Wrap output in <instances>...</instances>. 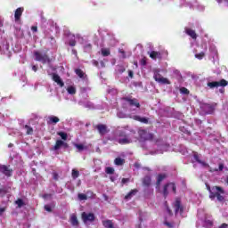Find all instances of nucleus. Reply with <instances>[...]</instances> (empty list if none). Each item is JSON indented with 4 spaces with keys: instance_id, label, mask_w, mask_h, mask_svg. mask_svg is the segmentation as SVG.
Instances as JSON below:
<instances>
[{
    "instance_id": "38",
    "label": "nucleus",
    "mask_w": 228,
    "mask_h": 228,
    "mask_svg": "<svg viewBox=\"0 0 228 228\" xmlns=\"http://www.w3.org/2000/svg\"><path fill=\"white\" fill-rule=\"evenodd\" d=\"M16 205L18 206V208H22L23 206H25V203L23 202L22 199H19L16 200Z\"/></svg>"
},
{
    "instance_id": "62",
    "label": "nucleus",
    "mask_w": 228,
    "mask_h": 228,
    "mask_svg": "<svg viewBox=\"0 0 228 228\" xmlns=\"http://www.w3.org/2000/svg\"><path fill=\"white\" fill-rule=\"evenodd\" d=\"M224 4H226V6L228 7V0H224Z\"/></svg>"
},
{
    "instance_id": "40",
    "label": "nucleus",
    "mask_w": 228,
    "mask_h": 228,
    "mask_svg": "<svg viewBox=\"0 0 228 228\" xmlns=\"http://www.w3.org/2000/svg\"><path fill=\"white\" fill-rule=\"evenodd\" d=\"M77 198H78V200H87L86 194H78V195H77Z\"/></svg>"
},
{
    "instance_id": "28",
    "label": "nucleus",
    "mask_w": 228,
    "mask_h": 228,
    "mask_svg": "<svg viewBox=\"0 0 228 228\" xmlns=\"http://www.w3.org/2000/svg\"><path fill=\"white\" fill-rule=\"evenodd\" d=\"M75 74L78 77V78H84L86 76V73L81 69H75Z\"/></svg>"
},
{
    "instance_id": "26",
    "label": "nucleus",
    "mask_w": 228,
    "mask_h": 228,
    "mask_svg": "<svg viewBox=\"0 0 228 228\" xmlns=\"http://www.w3.org/2000/svg\"><path fill=\"white\" fill-rule=\"evenodd\" d=\"M137 192H139L137 189L131 190L130 192H128L126 196H125V200H130L131 198H133V196L136 195Z\"/></svg>"
},
{
    "instance_id": "1",
    "label": "nucleus",
    "mask_w": 228,
    "mask_h": 228,
    "mask_svg": "<svg viewBox=\"0 0 228 228\" xmlns=\"http://www.w3.org/2000/svg\"><path fill=\"white\" fill-rule=\"evenodd\" d=\"M205 186L207 187V191H208V199L211 200H214L215 199H217L218 202H223L225 200V197H224L221 194H225V191L223 189L222 186H212L208 183H205Z\"/></svg>"
},
{
    "instance_id": "16",
    "label": "nucleus",
    "mask_w": 228,
    "mask_h": 228,
    "mask_svg": "<svg viewBox=\"0 0 228 228\" xmlns=\"http://www.w3.org/2000/svg\"><path fill=\"white\" fill-rule=\"evenodd\" d=\"M150 58L154 61H157V60L160 61L162 59L161 53L156 52V51H151L150 53Z\"/></svg>"
},
{
    "instance_id": "15",
    "label": "nucleus",
    "mask_w": 228,
    "mask_h": 228,
    "mask_svg": "<svg viewBox=\"0 0 228 228\" xmlns=\"http://www.w3.org/2000/svg\"><path fill=\"white\" fill-rule=\"evenodd\" d=\"M23 11H24L23 7H18L17 10L14 12V20H16V22L20 20Z\"/></svg>"
},
{
    "instance_id": "36",
    "label": "nucleus",
    "mask_w": 228,
    "mask_h": 228,
    "mask_svg": "<svg viewBox=\"0 0 228 228\" xmlns=\"http://www.w3.org/2000/svg\"><path fill=\"white\" fill-rule=\"evenodd\" d=\"M74 146L78 151H83L85 149H86V147H85L83 144L75 143Z\"/></svg>"
},
{
    "instance_id": "57",
    "label": "nucleus",
    "mask_w": 228,
    "mask_h": 228,
    "mask_svg": "<svg viewBox=\"0 0 228 228\" xmlns=\"http://www.w3.org/2000/svg\"><path fill=\"white\" fill-rule=\"evenodd\" d=\"M110 179L111 183H114V181H116V177H114V176H110Z\"/></svg>"
},
{
    "instance_id": "6",
    "label": "nucleus",
    "mask_w": 228,
    "mask_h": 228,
    "mask_svg": "<svg viewBox=\"0 0 228 228\" xmlns=\"http://www.w3.org/2000/svg\"><path fill=\"white\" fill-rule=\"evenodd\" d=\"M81 220H83V223L85 224H86L87 223H94L95 222V215L93 213L83 212L81 214Z\"/></svg>"
},
{
    "instance_id": "10",
    "label": "nucleus",
    "mask_w": 228,
    "mask_h": 228,
    "mask_svg": "<svg viewBox=\"0 0 228 228\" xmlns=\"http://www.w3.org/2000/svg\"><path fill=\"white\" fill-rule=\"evenodd\" d=\"M0 172L4 176L11 177L12 176L13 170L10 168V166L0 164Z\"/></svg>"
},
{
    "instance_id": "37",
    "label": "nucleus",
    "mask_w": 228,
    "mask_h": 228,
    "mask_svg": "<svg viewBox=\"0 0 228 228\" xmlns=\"http://www.w3.org/2000/svg\"><path fill=\"white\" fill-rule=\"evenodd\" d=\"M7 193V188L4 186L0 187V196H5Z\"/></svg>"
},
{
    "instance_id": "41",
    "label": "nucleus",
    "mask_w": 228,
    "mask_h": 228,
    "mask_svg": "<svg viewBox=\"0 0 228 228\" xmlns=\"http://www.w3.org/2000/svg\"><path fill=\"white\" fill-rule=\"evenodd\" d=\"M224 165L223 163L218 164V169H215V171H223Z\"/></svg>"
},
{
    "instance_id": "61",
    "label": "nucleus",
    "mask_w": 228,
    "mask_h": 228,
    "mask_svg": "<svg viewBox=\"0 0 228 228\" xmlns=\"http://www.w3.org/2000/svg\"><path fill=\"white\" fill-rule=\"evenodd\" d=\"M12 147H13L12 143L8 144V148H12Z\"/></svg>"
},
{
    "instance_id": "64",
    "label": "nucleus",
    "mask_w": 228,
    "mask_h": 228,
    "mask_svg": "<svg viewBox=\"0 0 228 228\" xmlns=\"http://www.w3.org/2000/svg\"><path fill=\"white\" fill-rule=\"evenodd\" d=\"M226 183L228 184V176H227Z\"/></svg>"
},
{
    "instance_id": "30",
    "label": "nucleus",
    "mask_w": 228,
    "mask_h": 228,
    "mask_svg": "<svg viewBox=\"0 0 228 228\" xmlns=\"http://www.w3.org/2000/svg\"><path fill=\"white\" fill-rule=\"evenodd\" d=\"M24 129L27 130V132H26L27 135H32L33 134V132H34L33 127H31V126H28V125H25L24 126Z\"/></svg>"
},
{
    "instance_id": "5",
    "label": "nucleus",
    "mask_w": 228,
    "mask_h": 228,
    "mask_svg": "<svg viewBox=\"0 0 228 228\" xmlns=\"http://www.w3.org/2000/svg\"><path fill=\"white\" fill-rule=\"evenodd\" d=\"M35 61L43 64L51 63V59L47 54H42L40 52H34Z\"/></svg>"
},
{
    "instance_id": "46",
    "label": "nucleus",
    "mask_w": 228,
    "mask_h": 228,
    "mask_svg": "<svg viewBox=\"0 0 228 228\" xmlns=\"http://www.w3.org/2000/svg\"><path fill=\"white\" fill-rule=\"evenodd\" d=\"M119 53L123 56V59H126V52H124V50L120 49Z\"/></svg>"
},
{
    "instance_id": "7",
    "label": "nucleus",
    "mask_w": 228,
    "mask_h": 228,
    "mask_svg": "<svg viewBox=\"0 0 228 228\" xmlns=\"http://www.w3.org/2000/svg\"><path fill=\"white\" fill-rule=\"evenodd\" d=\"M168 188H171V190H173L174 193H176V184L174 183H165L164 187H163V197L164 199H167V196L169 195V191H167Z\"/></svg>"
},
{
    "instance_id": "54",
    "label": "nucleus",
    "mask_w": 228,
    "mask_h": 228,
    "mask_svg": "<svg viewBox=\"0 0 228 228\" xmlns=\"http://www.w3.org/2000/svg\"><path fill=\"white\" fill-rule=\"evenodd\" d=\"M62 147H64V149H68L69 148V143L63 142Z\"/></svg>"
},
{
    "instance_id": "20",
    "label": "nucleus",
    "mask_w": 228,
    "mask_h": 228,
    "mask_svg": "<svg viewBox=\"0 0 228 228\" xmlns=\"http://www.w3.org/2000/svg\"><path fill=\"white\" fill-rule=\"evenodd\" d=\"M102 225H103L104 228H114L113 221L109 219L102 221Z\"/></svg>"
},
{
    "instance_id": "53",
    "label": "nucleus",
    "mask_w": 228,
    "mask_h": 228,
    "mask_svg": "<svg viewBox=\"0 0 228 228\" xmlns=\"http://www.w3.org/2000/svg\"><path fill=\"white\" fill-rule=\"evenodd\" d=\"M228 224L226 223H224L221 224V226L219 228H227Z\"/></svg>"
},
{
    "instance_id": "48",
    "label": "nucleus",
    "mask_w": 228,
    "mask_h": 228,
    "mask_svg": "<svg viewBox=\"0 0 228 228\" xmlns=\"http://www.w3.org/2000/svg\"><path fill=\"white\" fill-rule=\"evenodd\" d=\"M5 208H0V216H3L4 213H5Z\"/></svg>"
},
{
    "instance_id": "24",
    "label": "nucleus",
    "mask_w": 228,
    "mask_h": 228,
    "mask_svg": "<svg viewBox=\"0 0 228 228\" xmlns=\"http://www.w3.org/2000/svg\"><path fill=\"white\" fill-rule=\"evenodd\" d=\"M63 144H64V142L62 140H57L56 144H54L53 148H52V151H59Z\"/></svg>"
},
{
    "instance_id": "29",
    "label": "nucleus",
    "mask_w": 228,
    "mask_h": 228,
    "mask_svg": "<svg viewBox=\"0 0 228 228\" xmlns=\"http://www.w3.org/2000/svg\"><path fill=\"white\" fill-rule=\"evenodd\" d=\"M101 53H102V56H103V57L110 56V50L108 49V48L101 49Z\"/></svg>"
},
{
    "instance_id": "50",
    "label": "nucleus",
    "mask_w": 228,
    "mask_h": 228,
    "mask_svg": "<svg viewBox=\"0 0 228 228\" xmlns=\"http://www.w3.org/2000/svg\"><path fill=\"white\" fill-rule=\"evenodd\" d=\"M194 159H195V161H197L198 163H199L200 161H202V160L200 159V156H199V155H194Z\"/></svg>"
},
{
    "instance_id": "60",
    "label": "nucleus",
    "mask_w": 228,
    "mask_h": 228,
    "mask_svg": "<svg viewBox=\"0 0 228 228\" xmlns=\"http://www.w3.org/2000/svg\"><path fill=\"white\" fill-rule=\"evenodd\" d=\"M125 71H126V69L124 68L119 70L120 73H124Z\"/></svg>"
},
{
    "instance_id": "47",
    "label": "nucleus",
    "mask_w": 228,
    "mask_h": 228,
    "mask_svg": "<svg viewBox=\"0 0 228 228\" xmlns=\"http://www.w3.org/2000/svg\"><path fill=\"white\" fill-rule=\"evenodd\" d=\"M129 183V179H128V178H123V179H121V183L126 184V183Z\"/></svg>"
},
{
    "instance_id": "25",
    "label": "nucleus",
    "mask_w": 228,
    "mask_h": 228,
    "mask_svg": "<svg viewBox=\"0 0 228 228\" xmlns=\"http://www.w3.org/2000/svg\"><path fill=\"white\" fill-rule=\"evenodd\" d=\"M114 164L115 166L121 167L124 164H126V159H123L122 158L118 157L114 159Z\"/></svg>"
},
{
    "instance_id": "42",
    "label": "nucleus",
    "mask_w": 228,
    "mask_h": 228,
    "mask_svg": "<svg viewBox=\"0 0 228 228\" xmlns=\"http://www.w3.org/2000/svg\"><path fill=\"white\" fill-rule=\"evenodd\" d=\"M45 210H46L48 213H52L53 209L51 208V207L49 205H45L44 206Z\"/></svg>"
},
{
    "instance_id": "59",
    "label": "nucleus",
    "mask_w": 228,
    "mask_h": 228,
    "mask_svg": "<svg viewBox=\"0 0 228 228\" xmlns=\"http://www.w3.org/2000/svg\"><path fill=\"white\" fill-rule=\"evenodd\" d=\"M225 1H227V0H217V3H218V4L225 3Z\"/></svg>"
},
{
    "instance_id": "56",
    "label": "nucleus",
    "mask_w": 228,
    "mask_h": 228,
    "mask_svg": "<svg viewBox=\"0 0 228 228\" xmlns=\"http://www.w3.org/2000/svg\"><path fill=\"white\" fill-rule=\"evenodd\" d=\"M31 69H33L34 72H37V66H36V65L32 66Z\"/></svg>"
},
{
    "instance_id": "14",
    "label": "nucleus",
    "mask_w": 228,
    "mask_h": 228,
    "mask_svg": "<svg viewBox=\"0 0 228 228\" xmlns=\"http://www.w3.org/2000/svg\"><path fill=\"white\" fill-rule=\"evenodd\" d=\"M142 184L144 187L149 188L152 184V179L151 178L150 175H146L142 179Z\"/></svg>"
},
{
    "instance_id": "32",
    "label": "nucleus",
    "mask_w": 228,
    "mask_h": 228,
    "mask_svg": "<svg viewBox=\"0 0 228 228\" xmlns=\"http://www.w3.org/2000/svg\"><path fill=\"white\" fill-rule=\"evenodd\" d=\"M58 136L61 138V140L66 141L69 138V135H67V133L59 132L57 133Z\"/></svg>"
},
{
    "instance_id": "13",
    "label": "nucleus",
    "mask_w": 228,
    "mask_h": 228,
    "mask_svg": "<svg viewBox=\"0 0 228 228\" xmlns=\"http://www.w3.org/2000/svg\"><path fill=\"white\" fill-rule=\"evenodd\" d=\"M52 80L54 81V83H57V85L60 86L61 88L64 86V83L58 74H52Z\"/></svg>"
},
{
    "instance_id": "8",
    "label": "nucleus",
    "mask_w": 228,
    "mask_h": 228,
    "mask_svg": "<svg viewBox=\"0 0 228 228\" xmlns=\"http://www.w3.org/2000/svg\"><path fill=\"white\" fill-rule=\"evenodd\" d=\"M228 86V82L222 78L220 81H212L208 83V86L210 88H216V87H226Z\"/></svg>"
},
{
    "instance_id": "58",
    "label": "nucleus",
    "mask_w": 228,
    "mask_h": 228,
    "mask_svg": "<svg viewBox=\"0 0 228 228\" xmlns=\"http://www.w3.org/2000/svg\"><path fill=\"white\" fill-rule=\"evenodd\" d=\"M53 179L57 181L59 179V175L54 174Z\"/></svg>"
},
{
    "instance_id": "9",
    "label": "nucleus",
    "mask_w": 228,
    "mask_h": 228,
    "mask_svg": "<svg viewBox=\"0 0 228 228\" xmlns=\"http://www.w3.org/2000/svg\"><path fill=\"white\" fill-rule=\"evenodd\" d=\"M119 137H123L118 141V142H119V144H130L133 142L131 140V138L129 137V135L126 134V133L124 131H120Z\"/></svg>"
},
{
    "instance_id": "12",
    "label": "nucleus",
    "mask_w": 228,
    "mask_h": 228,
    "mask_svg": "<svg viewBox=\"0 0 228 228\" xmlns=\"http://www.w3.org/2000/svg\"><path fill=\"white\" fill-rule=\"evenodd\" d=\"M96 129L98 131V134H101V136H103L104 134L110 133V130L108 129L107 126L103 124L96 125Z\"/></svg>"
},
{
    "instance_id": "18",
    "label": "nucleus",
    "mask_w": 228,
    "mask_h": 228,
    "mask_svg": "<svg viewBox=\"0 0 228 228\" xmlns=\"http://www.w3.org/2000/svg\"><path fill=\"white\" fill-rule=\"evenodd\" d=\"M69 221H70V224L72 226H74V227L79 226V221L77 220V217L76 214H72L70 216Z\"/></svg>"
},
{
    "instance_id": "33",
    "label": "nucleus",
    "mask_w": 228,
    "mask_h": 228,
    "mask_svg": "<svg viewBox=\"0 0 228 228\" xmlns=\"http://www.w3.org/2000/svg\"><path fill=\"white\" fill-rule=\"evenodd\" d=\"M68 94L74 95L76 94V88L74 86H69L67 88Z\"/></svg>"
},
{
    "instance_id": "21",
    "label": "nucleus",
    "mask_w": 228,
    "mask_h": 228,
    "mask_svg": "<svg viewBox=\"0 0 228 228\" xmlns=\"http://www.w3.org/2000/svg\"><path fill=\"white\" fill-rule=\"evenodd\" d=\"M185 34H187L188 36H190L191 38L193 39V40H196V39H197L196 31H194L193 29H191V28H185Z\"/></svg>"
},
{
    "instance_id": "2",
    "label": "nucleus",
    "mask_w": 228,
    "mask_h": 228,
    "mask_svg": "<svg viewBox=\"0 0 228 228\" xmlns=\"http://www.w3.org/2000/svg\"><path fill=\"white\" fill-rule=\"evenodd\" d=\"M121 101L127 102V105L130 108H137V109L141 108L139 100H137V98H133V96H125L121 98Z\"/></svg>"
},
{
    "instance_id": "45",
    "label": "nucleus",
    "mask_w": 228,
    "mask_h": 228,
    "mask_svg": "<svg viewBox=\"0 0 228 228\" xmlns=\"http://www.w3.org/2000/svg\"><path fill=\"white\" fill-rule=\"evenodd\" d=\"M76 44H77V42H76L75 39H71V40L69 41V46H76Z\"/></svg>"
},
{
    "instance_id": "39",
    "label": "nucleus",
    "mask_w": 228,
    "mask_h": 228,
    "mask_svg": "<svg viewBox=\"0 0 228 228\" xmlns=\"http://www.w3.org/2000/svg\"><path fill=\"white\" fill-rule=\"evenodd\" d=\"M180 93H181L182 94H184V95L190 94V91H188V89L185 88V87H181V88H180Z\"/></svg>"
},
{
    "instance_id": "43",
    "label": "nucleus",
    "mask_w": 228,
    "mask_h": 228,
    "mask_svg": "<svg viewBox=\"0 0 228 228\" xmlns=\"http://www.w3.org/2000/svg\"><path fill=\"white\" fill-rule=\"evenodd\" d=\"M198 164H200L201 166H203L204 167H209V164H208L207 162L204 161H200L198 162Z\"/></svg>"
},
{
    "instance_id": "55",
    "label": "nucleus",
    "mask_w": 228,
    "mask_h": 228,
    "mask_svg": "<svg viewBox=\"0 0 228 228\" xmlns=\"http://www.w3.org/2000/svg\"><path fill=\"white\" fill-rule=\"evenodd\" d=\"M128 77H130L131 78H133L134 77V72L133 71H128Z\"/></svg>"
},
{
    "instance_id": "49",
    "label": "nucleus",
    "mask_w": 228,
    "mask_h": 228,
    "mask_svg": "<svg viewBox=\"0 0 228 228\" xmlns=\"http://www.w3.org/2000/svg\"><path fill=\"white\" fill-rule=\"evenodd\" d=\"M167 211L168 216H173L172 209H170L169 207H167Z\"/></svg>"
},
{
    "instance_id": "19",
    "label": "nucleus",
    "mask_w": 228,
    "mask_h": 228,
    "mask_svg": "<svg viewBox=\"0 0 228 228\" xmlns=\"http://www.w3.org/2000/svg\"><path fill=\"white\" fill-rule=\"evenodd\" d=\"M183 206H181V201L179 200H176L175 201V213H183Z\"/></svg>"
},
{
    "instance_id": "51",
    "label": "nucleus",
    "mask_w": 228,
    "mask_h": 228,
    "mask_svg": "<svg viewBox=\"0 0 228 228\" xmlns=\"http://www.w3.org/2000/svg\"><path fill=\"white\" fill-rule=\"evenodd\" d=\"M141 65H142V66H146L147 65V61H146L145 59H142Z\"/></svg>"
},
{
    "instance_id": "52",
    "label": "nucleus",
    "mask_w": 228,
    "mask_h": 228,
    "mask_svg": "<svg viewBox=\"0 0 228 228\" xmlns=\"http://www.w3.org/2000/svg\"><path fill=\"white\" fill-rule=\"evenodd\" d=\"M31 31H33L34 33H37V26L31 27Z\"/></svg>"
},
{
    "instance_id": "44",
    "label": "nucleus",
    "mask_w": 228,
    "mask_h": 228,
    "mask_svg": "<svg viewBox=\"0 0 228 228\" xmlns=\"http://www.w3.org/2000/svg\"><path fill=\"white\" fill-rule=\"evenodd\" d=\"M164 224L167 225L168 228H174L173 223L165 222Z\"/></svg>"
},
{
    "instance_id": "17",
    "label": "nucleus",
    "mask_w": 228,
    "mask_h": 228,
    "mask_svg": "<svg viewBox=\"0 0 228 228\" xmlns=\"http://www.w3.org/2000/svg\"><path fill=\"white\" fill-rule=\"evenodd\" d=\"M167 179V175L166 174H160V175H158L157 176V183H156V188L157 189H159L160 187V183L165 180Z\"/></svg>"
},
{
    "instance_id": "27",
    "label": "nucleus",
    "mask_w": 228,
    "mask_h": 228,
    "mask_svg": "<svg viewBox=\"0 0 228 228\" xmlns=\"http://www.w3.org/2000/svg\"><path fill=\"white\" fill-rule=\"evenodd\" d=\"M205 110L207 114H213L214 112V107L210 104H205Z\"/></svg>"
},
{
    "instance_id": "22",
    "label": "nucleus",
    "mask_w": 228,
    "mask_h": 228,
    "mask_svg": "<svg viewBox=\"0 0 228 228\" xmlns=\"http://www.w3.org/2000/svg\"><path fill=\"white\" fill-rule=\"evenodd\" d=\"M59 122H60V118H57L56 116L48 117V120H47L48 125H56Z\"/></svg>"
},
{
    "instance_id": "35",
    "label": "nucleus",
    "mask_w": 228,
    "mask_h": 228,
    "mask_svg": "<svg viewBox=\"0 0 228 228\" xmlns=\"http://www.w3.org/2000/svg\"><path fill=\"white\" fill-rule=\"evenodd\" d=\"M204 56H206V53L204 52H200V53L195 54V59L202 60L204 59Z\"/></svg>"
},
{
    "instance_id": "34",
    "label": "nucleus",
    "mask_w": 228,
    "mask_h": 228,
    "mask_svg": "<svg viewBox=\"0 0 228 228\" xmlns=\"http://www.w3.org/2000/svg\"><path fill=\"white\" fill-rule=\"evenodd\" d=\"M105 174L113 175L114 174V168L112 167H105Z\"/></svg>"
},
{
    "instance_id": "23",
    "label": "nucleus",
    "mask_w": 228,
    "mask_h": 228,
    "mask_svg": "<svg viewBox=\"0 0 228 228\" xmlns=\"http://www.w3.org/2000/svg\"><path fill=\"white\" fill-rule=\"evenodd\" d=\"M132 119L136 120L137 122L146 124V125L149 124L148 118H141L140 116H134V117H132Z\"/></svg>"
},
{
    "instance_id": "31",
    "label": "nucleus",
    "mask_w": 228,
    "mask_h": 228,
    "mask_svg": "<svg viewBox=\"0 0 228 228\" xmlns=\"http://www.w3.org/2000/svg\"><path fill=\"white\" fill-rule=\"evenodd\" d=\"M77 177H79V171H77V169L71 170V178L76 180L77 179Z\"/></svg>"
},
{
    "instance_id": "63",
    "label": "nucleus",
    "mask_w": 228,
    "mask_h": 228,
    "mask_svg": "<svg viewBox=\"0 0 228 228\" xmlns=\"http://www.w3.org/2000/svg\"><path fill=\"white\" fill-rule=\"evenodd\" d=\"M220 93H221V94H224V90H220Z\"/></svg>"
},
{
    "instance_id": "4",
    "label": "nucleus",
    "mask_w": 228,
    "mask_h": 228,
    "mask_svg": "<svg viewBox=\"0 0 228 228\" xmlns=\"http://www.w3.org/2000/svg\"><path fill=\"white\" fill-rule=\"evenodd\" d=\"M35 61L43 64L51 63V59L47 54H42L40 52H34Z\"/></svg>"
},
{
    "instance_id": "11",
    "label": "nucleus",
    "mask_w": 228,
    "mask_h": 228,
    "mask_svg": "<svg viewBox=\"0 0 228 228\" xmlns=\"http://www.w3.org/2000/svg\"><path fill=\"white\" fill-rule=\"evenodd\" d=\"M153 78H154L155 82H159V83H160L162 85H170L171 84L169 79L161 77L160 74H155Z\"/></svg>"
},
{
    "instance_id": "3",
    "label": "nucleus",
    "mask_w": 228,
    "mask_h": 228,
    "mask_svg": "<svg viewBox=\"0 0 228 228\" xmlns=\"http://www.w3.org/2000/svg\"><path fill=\"white\" fill-rule=\"evenodd\" d=\"M138 136L142 142L153 141L154 134L152 133L147 132V130L140 129L138 130Z\"/></svg>"
}]
</instances>
